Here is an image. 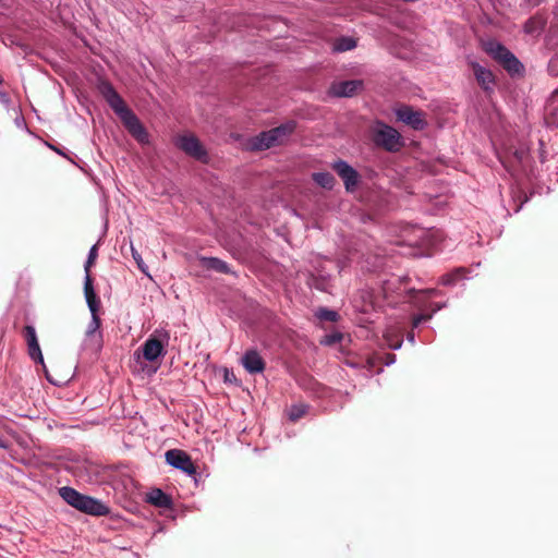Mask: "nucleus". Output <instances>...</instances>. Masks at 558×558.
Segmentation results:
<instances>
[{"label":"nucleus","instance_id":"nucleus-1","mask_svg":"<svg viewBox=\"0 0 558 558\" xmlns=\"http://www.w3.org/2000/svg\"><path fill=\"white\" fill-rule=\"evenodd\" d=\"M98 88L101 96L108 102L110 108L116 112V114L119 116L130 134L141 143L147 142L148 135L141 121L126 106L125 101L118 94L112 84L109 82H101Z\"/></svg>","mask_w":558,"mask_h":558},{"label":"nucleus","instance_id":"nucleus-2","mask_svg":"<svg viewBox=\"0 0 558 558\" xmlns=\"http://www.w3.org/2000/svg\"><path fill=\"white\" fill-rule=\"evenodd\" d=\"M484 51L490 56L505 71L511 76H522L524 65L520 60L502 44L495 39L483 43Z\"/></svg>","mask_w":558,"mask_h":558},{"label":"nucleus","instance_id":"nucleus-3","mask_svg":"<svg viewBox=\"0 0 558 558\" xmlns=\"http://www.w3.org/2000/svg\"><path fill=\"white\" fill-rule=\"evenodd\" d=\"M371 138L373 143L387 151H399L404 143L400 133L383 122H376L371 129Z\"/></svg>","mask_w":558,"mask_h":558},{"label":"nucleus","instance_id":"nucleus-4","mask_svg":"<svg viewBox=\"0 0 558 558\" xmlns=\"http://www.w3.org/2000/svg\"><path fill=\"white\" fill-rule=\"evenodd\" d=\"M72 508L95 517H105L110 513V508L106 504L90 496L83 495L73 488Z\"/></svg>","mask_w":558,"mask_h":558},{"label":"nucleus","instance_id":"nucleus-5","mask_svg":"<svg viewBox=\"0 0 558 558\" xmlns=\"http://www.w3.org/2000/svg\"><path fill=\"white\" fill-rule=\"evenodd\" d=\"M175 144L186 155L195 158L196 160L206 161L207 151L196 136L192 134L181 135L177 138Z\"/></svg>","mask_w":558,"mask_h":558},{"label":"nucleus","instance_id":"nucleus-6","mask_svg":"<svg viewBox=\"0 0 558 558\" xmlns=\"http://www.w3.org/2000/svg\"><path fill=\"white\" fill-rule=\"evenodd\" d=\"M167 463L171 466L183 471L189 475L196 474V466L191 457L183 450L170 449L165 454Z\"/></svg>","mask_w":558,"mask_h":558},{"label":"nucleus","instance_id":"nucleus-7","mask_svg":"<svg viewBox=\"0 0 558 558\" xmlns=\"http://www.w3.org/2000/svg\"><path fill=\"white\" fill-rule=\"evenodd\" d=\"M331 168L341 178L348 192H352L356 189L360 174L347 161L339 159L331 165Z\"/></svg>","mask_w":558,"mask_h":558},{"label":"nucleus","instance_id":"nucleus-8","mask_svg":"<svg viewBox=\"0 0 558 558\" xmlns=\"http://www.w3.org/2000/svg\"><path fill=\"white\" fill-rule=\"evenodd\" d=\"M396 116L398 120L402 121L407 125H410L414 130H423L426 126V120L424 119V113L420 110H414L410 106H400L396 110Z\"/></svg>","mask_w":558,"mask_h":558},{"label":"nucleus","instance_id":"nucleus-9","mask_svg":"<svg viewBox=\"0 0 558 558\" xmlns=\"http://www.w3.org/2000/svg\"><path fill=\"white\" fill-rule=\"evenodd\" d=\"M22 336L26 341L29 357L35 363H40L45 367L44 356L39 347L35 328L32 325H26L22 330Z\"/></svg>","mask_w":558,"mask_h":558},{"label":"nucleus","instance_id":"nucleus-10","mask_svg":"<svg viewBox=\"0 0 558 558\" xmlns=\"http://www.w3.org/2000/svg\"><path fill=\"white\" fill-rule=\"evenodd\" d=\"M84 295L93 316V324H95V326L98 327L100 324V319L97 313L100 307V300L95 292L92 275H85Z\"/></svg>","mask_w":558,"mask_h":558},{"label":"nucleus","instance_id":"nucleus-11","mask_svg":"<svg viewBox=\"0 0 558 558\" xmlns=\"http://www.w3.org/2000/svg\"><path fill=\"white\" fill-rule=\"evenodd\" d=\"M363 86L360 80L342 81L333 83L329 88V94L336 97H352Z\"/></svg>","mask_w":558,"mask_h":558},{"label":"nucleus","instance_id":"nucleus-12","mask_svg":"<svg viewBox=\"0 0 558 558\" xmlns=\"http://www.w3.org/2000/svg\"><path fill=\"white\" fill-rule=\"evenodd\" d=\"M242 365L250 374L263 373L266 363L257 350L250 349L242 356Z\"/></svg>","mask_w":558,"mask_h":558},{"label":"nucleus","instance_id":"nucleus-13","mask_svg":"<svg viewBox=\"0 0 558 558\" xmlns=\"http://www.w3.org/2000/svg\"><path fill=\"white\" fill-rule=\"evenodd\" d=\"M142 351L144 359L153 362L163 353V343L151 336L144 342Z\"/></svg>","mask_w":558,"mask_h":558},{"label":"nucleus","instance_id":"nucleus-14","mask_svg":"<svg viewBox=\"0 0 558 558\" xmlns=\"http://www.w3.org/2000/svg\"><path fill=\"white\" fill-rule=\"evenodd\" d=\"M295 126L296 124L294 121H289L269 130V136L274 138L276 145H280L294 132Z\"/></svg>","mask_w":558,"mask_h":558},{"label":"nucleus","instance_id":"nucleus-15","mask_svg":"<svg viewBox=\"0 0 558 558\" xmlns=\"http://www.w3.org/2000/svg\"><path fill=\"white\" fill-rule=\"evenodd\" d=\"M472 69L478 85L484 90H489L492 88V85H494L493 73L489 70L480 65L478 63H472Z\"/></svg>","mask_w":558,"mask_h":558},{"label":"nucleus","instance_id":"nucleus-16","mask_svg":"<svg viewBox=\"0 0 558 558\" xmlns=\"http://www.w3.org/2000/svg\"><path fill=\"white\" fill-rule=\"evenodd\" d=\"M545 119L548 125L558 128V88L548 100Z\"/></svg>","mask_w":558,"mask_h":558},{"label":"nucleus","instance_id":"nucleus-17","mask_svg":"<svg viewBox=\"0 0 558 558\" xmlns=\"http://www.w3.org/2000/svg\"><path fill=\"white\" fill-rule=\"evenodd\" d=\"M147 501L159 508H170L172 505L171 497L161 489L155 488L147 495Z\"/></svg>","mask_w":558,"mask_h":558},{"label":"nucleus","instance_id":"nucleus-18","mask_svg":"<svg viewBox=\"0 0 558 558\" xmlns=\"http://www.w3.org/2000/svg\"><path fill=\"white\" fill-rule=\"evenodd\" d=\"M201 263L203 267L209 270H214L220 274L231 272L229 265L217 257H202Z\"/></svg>","mask_w":558,"mask_h":558},{"label":"nucleus","instance_id":"nucleus-19","mask_svg":"<svg viewBox=\"0 0 558 558\" xmlns=\"http://www.w3.org/2000/svg\"><path fill=\"white\" fill-rule=\"evenodd\" d=\"M252 149L255 150H264L268 149L272 146H276V143L272 137L269 136V131H265L259 133L252 140Z\"/></svg>","mask_w":558,"mask_h":558},{"label":"nucleus","instance_id":"nucleus-20","mask_svg":"<svg viewBox=\"0 0 558 558\" xmlns=\"http://www.w3.org/2000/svg\"><path fill=\"white\" fill-rule=\"evenodd\" d=\"M544 26L545 19L542 15H534L526 21L524 25V31L526 34L537 36L541 34Z\"/></svg>","mask_w":558,"mask_h":558},{"label":"nucleus","instance_id":"nucleus-21","mask_svg":"<svg viewBox=\"0 0 558 558\" xmlns=\"http://www.w3.org/2000/svg\"><path fill=\"white\" fill-rule=\"evenodd\" d=\"M468 270L464 267H458L451 272L445 274L440 277V283L444 286L454 284L458 280L464 278Z\"/></svg>","mask_w":558,"mask_h":558},{"label":"nucleus","instance_id":"nucleus-22","mask_svg":"<svg viewBox=\"0 0 558 558\" xmlns=\"http://www.w3.org/2000/svg\"><path fill=\"white\" fill-rule=\"evenodd\" d=\"M312 178L316 184L327 190H331L336 181L329 172H315L312 174Z\"/></svg>","mask_w":558,"mask_h":558},{"label":"nucleus","instance_id":"nucleus-23","mask_svg":"<svg viewBox=\"0 0 558 558\" xmlns=\"http://www.w3.org/2000/svg\"><path fill=\"white\" fill-rule=\"evenodd\" d=\"M307 407L305 404H293L289 411L288 416L290 421L296 422L306 414Z\"/></svg>","mask_w":558,"mask_h":558},{"label":"nucleus","instance_id":"nucleus-24","mask_svg":"<svg viewBox=\"0 0 558 558\" xmlns=\"http://www.w3.org/2000/svg\"><path fill=\"white\" fill-rule=\"evenodd\" d=\"M356 46V43L354 39L350 37H341L336 40L335 43V50L337 51H348L353 49Z\"/></svg>","mask_w":558,"mask_h":558},{"label":"nucleus","instance_id":"nucleus-25","mask_svg":"<svg viewBox=\"0 0 558 558\" xmlns=\"http://www.w3.org/2000/svg\"><path fill=\"white\" fill-rule=\"evenodd\" d=\"M97 257H98V246H97V244H94L89 250L88 257H87V260L84 266L85 275H90V268L96 263Z\"/></svg>","mask_w":558,"mask_h":558},{"label":"nucleus","instance_id":"nucleus-26","mask_svg":"<svg viewBox=\"0 0 558 558\" xmlns=\"http://www.w3.org/2000/svg\"><path fill=\"white\" fill-rule=\"evenodd\" d=\"M317 316L322 320L333 323L338 318V313L331 310L320 308L317 313Z\"/></svg>","mask_w":558,"mask_h":558},{"label":"nucleus","instance_id":"nucleus-27","mask_svg":"<svg viewBox=\"0 0 558 558\" xmlns=\"http://www.w3.org/2000/svg\"><path fill=\"white\" fill-rule=\"evenodd\" d=\"M527 156H529V151L525 148H519L513 151V158L521 167L524 166V162H525Z\"/></svg>","mask_w":558,"mask_h":558},{"label":"nucleus","instance_id":"nucleus-28","mask_svg":"<svg viewBox=\"0 0 558 558\" xmlns=\"http://www.w3.org/2000/svg\"><path fill=\"white\" fill-rule=\"evenodd\" d=\"M549 39H556V41L558 43V13H555L554 19L550 22Z\"/></svg>","mask_w":558,"mask_h":558},{"label":"nucleus","instance_id":"nucleus-29","mask_svg":"<svg viewBox=\"0 0 558 558\" xmlns=\"http://www.w3.org/2000/svg\"><path fill=\"white\" fill-rule=\"evenodd\" d=\"M548 73L551 76H558V52L555 53L548 62Z\"/></svg>","mask_w":558,"mask_h":558},{"label":"nucleus","instance_id":"nucleus-30","mask_svg":"<svg viewBox=\"0 0 558 558\" xmlns=\"http://www.w3.org/2000/svg\"><path fill=\"white\" fill-rule=\"evenodd\" d=\"M430 318H432L430 314H420L417 316H414L413 320H412V327L416 328V327H418L420 324H422L423 322H427Z\"/></svg>","mask_w":558,"mask_h":558},{"label":"nucleus","instance_id":"nucleus-31","mask_svg":"<svg viewBox=\"0 0 558 558\" xmlns=\"http://www.w3.org/2000/svg\"><path fill=\"white\" fill-rule=\"evenodd\" d=\"M60 496L64 499L66 504L70 505V486H64L59 490Z\"/></svg>","mask_w":558,"mask_h":558},{"label":"nucleus","instance_id":"nucleus-32","mask_svg":"<svg viewBox=\"0 0 558 558\" xmlns=\"http://www.w3.org/2000/svg\"><path fill=\"white\" fill-rule=\"evenodd\" d=\"M48 146H49L52 150H54L56 153H58L59 155H61V156H63L64 158H66V159H69V160H70V156L65 153V150L60 149L59 147H56V146H53V145H51V144H48Z\"/></svg>","mask_w":558,"mask_h":558},{"label":"nucleus","instance_id":"nucleus-33","mask_svg":"<svg viewBox=\"0 0 558 558\" xmlns=\"http://www.w3.org/2000/svg\"><path fill=\"white\" fill-rule=\"evenodd\" d=\"M232 378H235L234 374H233V373H229V371H228V369H226V373H225V379H226L227 381H231V380H232Z\"/></svg>","mask_w":558,"mask_h":558},{"label":"nucleus","instance_id":"nucleus-34","mask_svg":"<svg viewBox=\"0 0 558 558\" xmlns=\"http://www.w3.org/2000/svg\"><path fill=\"white\" fill-rule=\"evenodd\" d=\"M401 343H402V340H398L395 344L390 343L389 345L392 348V349H398L401 347Z\"/></svg>","mask_w":558,"mask_h":558},{"label":"nucleus","instance_id":"nucleus-35","mask_svg":"<svg viewBox=\"0 0 558 558\" xmlns=\"http://www.w3.org/2000/svg\"><path fill=\"white\" fill-rule=\"evenodd\" d=\"M133 257H134V258H135V260L137 262L138 267H140L142 270H144V269H143V267H142V265H141V259L138 258V256H136V253H135V252H133Z\"/></svg>","mask_w":558,"mask_h":558},{"label":"nucleus","instance_id":"nucleus-36","mask_svg":"<svg viewBox=\"0 0 558 558\" xmlns=\"http://www.w3.org/2000/svg\"><path fill=\"white\" fill-rule=\"evenodd\" d=\"M7 97H8L7 93L0 92V99L1 100L7 101Z\"/></svg>","mask_w":558,"mask_h":558},{"label":"nucleus","instance_id":"nucleus-37","mask_svg":"<svg viewBox=\"0 0 558 558\" xmlns=\"http://www.w3.org/2000/svg\"><path fill=\"white\" fill-rule=\"evenodd\" d=\"M0 448H7L5 441L1 438H0Z\"/></svg>","mask_w":558,"mask_h":558},{"label":"nucleus","instance_id":"nucleus-38","mask_svg":"<svg viewBox=\"0 0 558 558\" xmlns=\"http://www.w3.org/2000/svg\"><path fill=\"white\" fill-rule=\"evenodd\" d=\"M409 340H410L411 342H413V341H414V335H413V332L409 333Z\"/></svg>","mask_w":558,"mask_h":558},{"label":"nucleus","instance_id":"nucleus-39","mask_svg":"<svg viewBox=\"0 0 558 558\" xmlns=\"http://www.w3.org/2000/svg\"><path fill=\"white\" fill-rule=\"evenodd\" d=\"M541 160L544 161V154H541Z\"/></svg>","mask_w":558,"mask_h":558},{"label":"nucleus","instance_id":"nucleus-40","mask_svg":"<svg viewBox=\"0 0 558 558\" xmlns=\"http://www.w3.org/2000/svg\"><path fill=\"white\" fill-rule=\"evenodd\" d=\"M2 82H3V78H2V76L0 75V84H2Z\"/></svg>","mask_w":558,"mask_h":558}]
</instances>
